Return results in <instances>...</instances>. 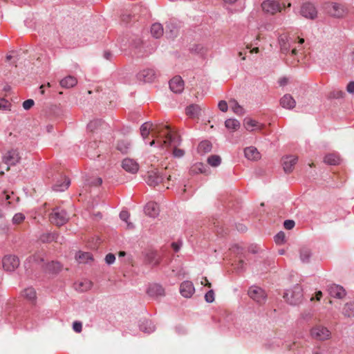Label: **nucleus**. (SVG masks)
I'll return each mask as SVG.
<instances>
[{"label": "nucleus", "mask_w": 354, "mask_h": 354, "mask_svg": "<svg viewBox=\"0 0 354 354\" xmlns=\"http://www.w3.org/2000/svg\"><path fill=\"white\" fill-rule=\"evenodd\" d=\"M150 132L152 133V136L156 135L157 138H161L166 145L167 142L171 144L174 142L171 136V130L167 125L163 124H153L150 122L142 124L140 127V133L142 138L145 139Z\"/></svg>", "instance_id": "f257e3e1"}, {"label": "nucleus", "mask_w": 354, "mask_h": 354, "mask_svg": "<svg viewBox=\"0 0 354 354\" xmlns=\"http://www.w3.org/2000/svg\"><path fill=\"white\" fill-rule=\"evenodd\" d=\"M302 288L299 285H295L292 289L286 290L283 294V298L291 305H297L301 301L303 292Z\"/></svg>", "instance_id": "f03ea898"}, {"label": "nucleus", "mask_w": 354, "mask_h": 354, "mask_svg": "<svg viewBox=\"0 0 354 354\" xmlns=\"http://www.w3.org/2000/svg\"><path fill=\"white\" fill-rule=\"evenodd\" d=\"M133 47L138 49V51L135 53L138 57L147 56L152 54L157 48L156 43H148L143 44L140 39L135 41L133 44Z\"/></svg>", "instance_id": "7ed1b4c3"}, {"label": "nucleus", "mask_w": 354, "mask_h": 354, "mask_svg": "<svg viewBox=\"0 0 354 354\" xmlns=\"http://www.w3.org/2000/svg\"><path fill=\"white\" fill-rule=\"evenodd\" d=\"M69 220V215L66 210L61 207H55L50 214V221L52 223L62 226Z\"/></svg>", "instance_id": "20e7f679"}, {"label": "nucleus", "mask_w": 354, "mask_h": 354, "mask_svg": "<svg viewBox=\"0 0 354 354\" xmlns=\"http://www.w3.org/2000/svg\"><path fill=\"white\" fill-rule=\"evenodd\" d=\"M326 10L331 17L335 18H342L348 12V8L344 5L337 2L327 3Z\"/></svg>", "instance_id": "39448f33"}, {"label": "nucleus", "mask_w": 354, "mask_h": 354, "mask_svg": "<svg viewBox=\"0 0 354 354\" xmlns=\"http://www.w3.org/2000/svg\"><path fill=\"white\" fill-rule=\"evenodd\" d=\"M20 160L21 156L19 152L17 149H12L7 151L3 154L2 156L3 162L8 166L7 170H9L11 166L16 165L17 163H19Z\"/></svg>", "instance_id": "423d86ee"}, {"label": "nucleus", "mask_w": 354, "mask_h": 354, "mask_svg": "<svg viewBox=\"0 0 354 354\" xmlns=\"http://www.w3.org/2000/svg\"><path fill=\"white\" fill-rule=\"evenodd\" d=\"M248 296L255 302L261 305L264 304L267 299V295L261 288L252 286L248 291Z\"/></svg>", "instance_id": "0eeeda50"}, {"label": "nucleus", "mask_w": 354, "mask_h": 354, "mask_svg": "<svg viewBox=\"0 0 354 354\" xmlns=\"http://www.w3.org/2000/svg\"><path fill=\"white\" fill-rule=\"evenodd\" d=\"M310 335L312 337L315 339L324 341L330 338V332L327 328L323 326H315L311 329Z\"/></svg>", "instance_id": "6e6552de"}, {"label": "nucleus", "mask_w": 354, "mask_h": 354, "mask_svg": "<svg viewBox=\"0 0 354 354\" xmlns=\"http://www.w3.org/2000/svg\"><path fill=\"white\" fill-rule=\"evenodd\" d=\"M301 15L306 19H314L317 16V10L312 3H304L299 11Z\"/></svg>", "instance_id": "1a4fd4ad"}, {"label": "nucleus", "mask_w": 354, "mask_h": 354, "mask_svg": "<svg viewBox=\"0 0 354 354\" xmlns=\"http://www.w3.org/2000/svg\"><path fill=\"white\" fill-rule=\"evenodd\" d=\"M279 44L280 46L281 52L283 54L287 55L290 53L292 44L295 43V40L290 37L287 35H281L278 39Z\"/></svg>", "instance_id": "9d476101"}, {"label": "nucleus", "mask_w": 354, "mask_h": 354, "mask_svg": "<svg viewBox=\"0 0 354 354\" xmlns=\"http://www.w3.org/2000/svg\"><path fill=\"white\" fill-rule=\"evenodd\" d=\"M3 267L7 271H14L19 266V260L15 255H6L3 257Z\"/></svg>", "instance_id": "9b49d317"}, {"label": "nucleus", "mask_w": 354, "mask_h": 354, "mask_svg": "<svg viewBox=\"0 0 354 354\" xmlns=\"http://www.w3.org/2000/svg\"><path fill=\"white\" fill-rule=\"evenodd\" d=\"M261 7L265 12L274 15L281 11V6L278 0H265L261 3Z\"/></svg>", "instance_id": "f8f14e48"}, {"label": "nucleus", "mask_w": 354, "mask_h": 354, "mask_svg": "<svg viewBox=\"0 0 354 354\" xmlns=\"http://www.w3.org/2000/svg\"><path fill=\"white\" fill-rule=\"evenodd\" d=\"M171 136H172V138L174 140V142H172L171 144L167 142V145L164 143V141L162 140V143H161V147L162 148H167L171 145H174V149L173 150V156L175 157V158H182L184 154H185V151L183 149H178L176 147L177 145H178L180 144V139L179 138L173 134V133L171 132Z\"/></svg>", "instance_id": "ddd939ff"}, {"label": "nucleus", "mask_w": 354, "mask_h": 354, "mask_svg": "<svg viewBox=\"0 0 354 354\" xmlns=\"http://www.w3.org/2000/svg\"><path fill=\"white\" fill-rule=\"evenodd\" d=\"M156 77V73L153 68H145L140 71L137 78L144 82H151Z\"/></svg>", "instance_id": "4468645a"}, {"label": "nucleus", "mask_w": 354, "mask_h": 354, "mask_svg": "<svg viewBox=\"0 0 354 354\" xmlns=\"http://www.w3.org/2000/svg\"><path fill=\"white\" fill-rule=\"evenodd\" d=\"M179 32V26L177 21L171 20L167 23L165 35L167 38L174 39Z\"/></svg>", "instance_id": "2eb2a0df"}, {"label": "nucleus", "mask_w": 354, "mask_h": 354, "mask_svg": "<svg viewBox=\"0 0 354 354\" xmlns=\"http://www.w3.org/2000/svg\"><path fill=\"white\" fill-rule=\"evenodd\" d=\"M165 177V175H160L158 171H151L147 173L146 182L149 186H156L163 182Z\"/></svg>", "instance_id": "dca6fc26"}, {"label": "nucleus", "mask_w": 354, "mask_h": 354, "mask_svg": "<svg viewBox=\"0 0 354 354\" xmlns=\"http://www.w3.org/2000/svg\"><path fill=\"white\" fill-rule=\"evenodd\" d=\"M180 292L185 298H190L195 292L194 284L190 281H185L180 286Z\"/></svg>", "instance_id": "f3484780"}, {"label": "nucleus", "mask_w": 354, "mask_h": 354, "mask_svg": "<svg viewBox=\"0 0 354 354\" xmlns=\"http://www.w3.org/2000/svg\"><path fill=\"white\" fill-rule=\"evenodd\" d=\"M169 88L175 93H180L184 89V82L180 76H175L169 82Z\"/></svg>", "instance_id": "a211bd4d"}, {"label": "nucleus", "mask_w": 354, "mask_h": 354, "mask_svg": "<svg viewBox=\"0 0 354 354\" xmlns=\"http://www.w3.org/2000/svg\"><path fill=\"white\" fill-rule=\"evenodd\" d=\"M122 168L131 174H136L139 169L138 164L133 159L125 158L122 162Z\"/></svg>", "instance_id": "6ab92c4d"}, {"label": "nucleus", "mask_w": 354, "mask_h": 354, "mask_svg": "<svg viewBox=\"0 0 354 354\" xmlns=\"http://www.w3.org/2000/svg\"><path fill=\"white\" fill-rule=\"evenodd\" d=\"M328 294L335 298L342 299L346 295V291L342 286L332 284L328 287Z\"/></svg>", "instance_id": "aec40b11"}, {"label": "nucleus", "mask_w": 354, "mask_h": 354, "mask_svg": "<svg viewBox=\"0 0 354 354\" xmlns=\"http://www.w3.org/2000/svg\"><path fill=\"white\" fill-rule=\"evenodd\" d=\"M144 211L146 215L152 218H156L159 215V205L155 202H149L146 204Z\"/></svg>", "instance_id": "412c9836"}, {"label": "nucleus", "mask_w": 354, "mask_h": 354, "mask_svg": "<svg viewBox=\"0 0 354 354\" xmlns=\"http://www.w3.org/2000/svg\"><path fill=\"white\" fill-rule=\"evenodd\" d=\"M71 184V180L66 176H62L53 185V190L56 192H64L68 189Z\"/></svg>", "instance_id": "4be33fe9"}, {"label": "nucleus", "mask_w": 354, "mask_h": 354, "mask_svg": "<svg viewBox=\"0 0 354 354\" xmlns=\"http://www.w3.org/2000/svg\"><path fill=\"white\" fill-rule=\"evenodd\" d=\"M147 292L150 297H158L165 295V290L162 286L154 283L149 286Z\"/></svg>", "instance_id": "5701e85b"}, {"label": "nucleus", "mask_w": 354, "mask_h": 354, "mask_svg": "<svg viewBox=\"0 0 354 354\" xmlns=\"http://www.w3.org/2000/svg\"><path fill=\"white\" fill-rule=\"evenodd\" d=\"M297 158L294 156H288L283 159V169L286 173L292 171L293 167L297 163Z\"/></svg>", "instance_id": "b1692460"}, {"label": "nucleus", "mask_w": 354, "mask_h": 354, "mask_svg": "<svg viewBox=\"0 0 354 354\" xmlns=\"http://www.w3.org/2000/svg\"><path fill=\"white\" fill-rule=\"evenodd\" d=\"M280 104L283 108L292 109L295 106L296 102L290 94H286L281 98Z\"/></svg>", "instance_id": "393cba45"}, {"label": "nucleus", "mask_w": 354, "mask_h": 354, "mask_svg": "<svg viewBox=\"0 0 354 354\" xmlns=\"http://www.w3.org/2000/svg\"><path fill=\"white\" fill-rule=\"evenodd\" d=\"M202 107L198 104H191L186 108V114L192 118H196L201 115Z\"/></svg>", "instance_id": "a878e982"}, {"label": "nucleus", "mask_w": 354, "mask_h": 354, "mask_svg": "<svg viewBox=\"0 0 354 354\" xmlns=\"http://www.w3.org/2000/svg\"><path fill=\"white\" fill-rule=\"evenodd\" d=\"M244 127L246 130L252 131L254 130H261L263 127V124L251 118H245L244 120Z\"/></svg>", "instance_id": "bb28decb"}, {"label": "nucleus", "mask_w": 354, "mask_h": 354, "mask_svg": "<svg viewBox=\"0 0 354 354\" xmlns=\"http://www.w3.org/2000/svg\"><path fill=\"white\" fill-rule=\"evenodd\" d=\"M43 258L40 257L39 255H35L28 257L24 263V266L26 271H28V270L31 269L32 263L35 264L37 266L42 267L43 265L41 264V263L43 262Z\"/></svg>", "instance_id": "cd10ccee"}, {"label": "nucleus", "mask_w": 354, "mask_h": 354, "mask_svg": "<svg viewBox=\"0 0 354 354\" xmlns=\"http://www.w3.org/2000/svg\"><path fill=\"white\" fill-rule=\"evenodd\" d=\"M208 168L202 162H196L189 169L190 175H196L198 174H207Z\"/></svg>", "instance_id": "c85d7f7f"}, {"label": "nucleus", "mask_w": 354, "mask_h": 354, "mask_svg": "<svg viewBox=\"0 0 354 354\" xmlns=\"http://www.w3.org/2000/svg\"><path fill=\"white\" fill-rule=\"evenodd\" d=\"M139 328L141 331L148 334L153 332L156 328L153 323L147 319L140 320Z\"/></svg>", "instance_id": "c756f323"}, {"label": "nucleus", "mask_w": 354, "mask_h": 354, "mask_svg": "<svg viewBox=\"0 0 354 354\" xmlns=\"http://www.w3.org/2000/svg\"><path fill=\"white\" fill-rule=\"evenodd\" d=\"M244 154L246 158L251 160H257L260 158V153L254 147H248L244 149Z\"/></svg>", "instance_id": "7c9ffc66"}, {"label": "nucleus", "mask_w": 354, "mask_h": 354, "mask_svg": "<svg viewBox=\"0 0 354 354\" xmlns=\"http://www.w3.org/2000/svg\"><path fill=\"white\" fill-rule=\"evenodd\" d=\"M59 239L58 234L55 232L44 233L39 236V240L43 243H50L53 241L61 243Z\"/></svg>", "instance_id": "2f4dec72"}, {"label": "nucleus", "mask_w": 354, "mask_h": 354, "mask_svg": "<svg viewBox=\"0 0 354 354\" xmlns=\"http://www.w3.org/2000/svg\"><path fill=\"white\" fill-rule=\"evenodd\" d=\"M77 83L76 78L73 76L68 75L60 80V86L62 88H70L75 86Z\"/></svg>", "instance_id": "473e14b6"}, {"label": "nucleus", "mask_w": 354, "mask_h": 354, "mask_svg": "<svg viewBox=\"0 0 354 354\" xmlns=\"http://www.w3.org/2000/svg\"><path fill=\"white\" fill-rule=\"evenodd\" d=\"M163 33L164 28L161 24L154 23L151 25V34L153 37L158 39L162 36Z\"/></svg>", "instance_id": "72a5a7b5"}, {"label": "nucleus", "mask_w": 354, "mask_h": 354, "mask_svg": "<svg viewBox=\"0 0 354 354\" xmlns=\"http://www.w3.org/2000/svg\"><path fill=\"white\" fill-rule=\"evenodd\" d=\"M77 261L80 263H88L93 260V256L90 252H78L75 255Z\"/></svg>", "instance_id": "f704fd0d"}, {"label": "nucleus", "mask_w": 354, "mask_h": 354, "mask_svg": "<svg viewBox=\"0 0 354 354\" xmlns=\"http://www.w3.org/2000/svg\"><path fill=\"white\" fill-rule=\"evenodd\" d=\"M229 106L232 109L233 112L238 115H242L245 113L244 109L235 100H230Z\"/></svg>", "instance_id": "c9c22d12"}, {"label": "nucleus", "mask_w": 354, "mask_h": 354, "mask_svg": "<svg viewBox=\"0 0 354 354\" xmlns=\"http://www.w3.org/2000/svg\"><path fill=\"white\" fill-rule=\"evenodd\" d=\"M339 161V156L337 153H329L324 157V162L330 165H336Z\"/></svg>", "instance_id": "e433bc0d"}, {"label": "nucleus", "mask_w": 354, "mask_h": 354, "mask_svg": "<svg viewBox=\"0 0 354 354\" xmlns=\"http://www.w3.org/2000/svg\"><path fill=\"white\" fill-rule=\"evenodd\" d=\"M225 126L229 130L236 131L240 127V122L236 119L230 118L225 120Z\"/></svg>", "instance_id": "4c0bfd02"}, {"label": "nucleus", "mask_w": 354, "mask_h": 354, "mask_svg": "<svg viewBox=\"0 0 354 354\" xmlns=\"http://www.w3.org/2000/svg\"><path fill=\"white\" fill-rule=\"evenodd\" d=\"M131 144L127 140H120L117 144V149L122 153H127L130 149Z\"/></svg>", "instance_id": "58836bf2"}, {"label": "nucleus", "mask_w": 354, "mask_h": 354, "mask_svg": "<svg viewBox=\"0 0 354 354\" xmlns=\"http://www.w3.org/2000/svg\"><path fill=\"white\" fill-rule=\"evenodd\" d=\"M311 257L310 250L307 248H302L300 250V259L303 263H308Z\"/></svg>", "instance_id": "ea45409f"}, {"label": "nucleus", "mask_w": 354, "mask_h": 354, "mask_svg": "<svg viewBox=\"0 0 354 354\" xmlns=\"http://www.w3.org/2000/svg\"><path fill=\"white\" fill-rule=\"evenodd\" d=\"M212 149V144L207 140H204L200 142L198 147V150L200 153H205L210 151Z\"/></svg>", "instance_id": "a19ab883"}, {"label": "nucleus", "mask_w": 354, "mask_h": 354, "mask_svg": "<svg viewBox=\"0 0 354 354\" xmlns=\"http://www.w3.org/2000/svg\"><path fill=\"white\" fill-rule=\"evenodd\" d=\"M343 314L346 317H354V302L346 304L343 308Z\"/></svg>", "instance_id": "79ce46f5"}, {"label": "nucleus", "mask_w": 354, "mask_h": 354, "mask_svg": "<svg viewBox=\"0 0 354 354\" xmlns=\"http://www.w3.org/2000/svg\"><path fill=\"white\" fill-rule=\"evenodd\" d=\"M23 295L30 301H34L36 299V292L32 287L25 289L23 292Z\"/></svg>", "instance_id": "37998d69"}, {"label": "nucleus", "mask_w": 354, "mask_h": 354, "mask_svg": "<svg viewBox=\"0 0 354 354\" xmlns=\"http://www.w3.org/2000/svg\"><path fill=\"white\" fill-rule=\"evenodd\" d=\"M207 163L212 167H218L221 163V158L218 155H212L207 158Z\"/></svg>", "instance_id": "c03bdc74"}, {"label": "nucleus", "mask_w": 354, "mask_h": 354, "mask_svg": "<svg viewBox=\"0 0 354 354\" xmlns=\"http://www.w3.org/2000/svg\"><path fill=\"white\" fill-rule=\"evenodd\" d=\"M297 41V46H295L296 42L295 44H292V46L290 51V55L292 56H296L298 53V51L301 49V45L304 43V39L303 38H298Z\"/></svg>", "instance_id": "a18cd8bd"}, {"label": "nucleus", "mask_w": 354, "mask_h": 354, "mask_svg": "<svg viewBox=\"0 0 354 354\" xmlns=\"http://www.w3.org/2000/svg\"><path fill=\"white\" fill-rule=\"evenodd\" d=\"M102 125V121L100 119H95L91 120L87 125V128L89 131H93L97 129L99 127Z\"/></svg>", "instance_id": "49530a36"}, {"label": "nucleus", "mask_w": 354, "mask_h": 354, "mask_svg": "<svg viewBox=\"0 0 354 354\" xmlns=\"http://www.w3.org/2000/svg\"><path fill=\"white\" fill-rule=\"evenodd\" d=\"M92 286V283L90 281H84L82 282H80L78 284V287L76 288L77 290L79 291H86L89 290Z\"/></svg>", "instance_id": "de8ad7c7"}, {"label": "nucleus", "mask_w": 354, "mask_h": 354, "mask_svg": "<svg viewBox=\"0 0 354 354\" xmlns=\"http://www.w3.org/2000/svg\"><path fill=\"white\" fill-rule=\"evenodd\" d=\"M25 218L26 216L23 213H17L13 216L12 222L14 225H18L21 223Z\"/></svg>", "instance_id": "09e8293b"}, {"label": "nucleus", "mask_w": 354, "mask_h": 354, "mask_svg": "<svg viewBox=\"0 0 354 354\" xmlns=\"http://www.w3.org/2000/svg\"><path fill=\"white\" fill-rule=\"evenodd\" d=\"M11 104L4 98H0V111L10 110Z\"/></svg>", "instance_id": "8fccbe9b"}, {"label": "nucleus", "mask_w": 354, "mask_h": 354, "mask_svg": "<svg viewBox=\"0 0 354 354\" xmlns=\"http://www.w3.org/2000/svg\"><path fill=\"white\" fill-rule=\"evenodd\" d=\"M285 234L283 232H279L274 236V241L277 244H282L285 242Z\"/></svg>", "instance_id": "3c124183"}, {"label": "nucleus", "mask_w": 354, "mask_h": 354, "mask_svg": "<svg viewBox=\"0 0 354 354\" xmlns=\"http://www.w3.org/2000/svg\"><path fill=\"white\" fill-rule=\"evenodd\" d=\"M171 271H172V273L174 274V275L176 277H185V272L181 266H179L176 268H172Z\"/></svg>", "instance_id": "603ef678"}, {"label": "nucleus", "mask_w": 354, "mask_h": 354, "mask_svg": "<svg viewBox=\"0 0 354 354\" xmlns=\"http://www.w3.org/2000/svg\"><path fill=\"white\" fill-rule=\"evenodd\" d=\"M205 299L207 303H212L214 301V292L212 290H209L205 295Z\"/></svg>", "instance_id": "864d4df0"}, {"label": "nucleus", "mask_w": 354, "mask_h": 354, "mask_svg": "<svg viewBox=\"0 0 354 354\" xmlns=\"http://www.w3.org/2000/svg\"><path fill=\"white\" fill-rule=\"evenodd\" d=\"M344 95H345V93L342 91L334 90L333 92H331L330 97H333V98L338 99V98L343 97Z\"/></svg>", "instance_id": "5fc2aeb1"}, {"label": "nucleus", "mask_w": 354, "mask_h": 354, "mask_svg": "<svg viewBox=\"0 0 354 354\" xmlns=\"http://www.w3.org/2000/svg\"><path fill=\"white\" fill-rule=\"evenodd\" d=\"M34 104H35V102H34L33 100H32V99L26 100L23 102V108L25 110H29L34 105Z\"/></svg>", "instance_id": "6e6d98bb"}, {"label": "nucleus", "mask_w": 354, "mask_h": 354, "mask_svg": "<svg viewBox=\"0 0 354 354\" xmlns=\"http://www.w3.org/2000/svg\"><path fill=\"white\" fill-rule=\"evenodd\" d=\"M115 261V257L113 254L109 253L105 257V261L108 265L113 264Z\"/></svg>", "instance_id": "4d7b16f0"}, {"label": "nucleus", "mask_w": 354, "mask_h": 354, "mask_svg": "<svg viewBox=\"0 0 354 354\" xmlns=\"http://www.w3.org/2000/svg\"><path fill=\"white\" fill-rule=\"evenodd\" d=\"M218 109L223 112H226L228 109V104L225 100L220 101L218 102Z\"/></svg>", "instance_id": "13d9d810"}, {"label": "nucleus", "mask_w": 354, "mask_h": 354, "mask_svg": "<svg viewBox=\"0 0 354 354\" xmlns=\"http://www.w3.org/2000/svg\"><path fill=\"white\" fill-rule=\"evenodd\" d=\"M295 221L292 220H286L283 223V226L286 230H291L295 227Z\"/></svg>", "instance_id": "bf43d9fd"}, {"label": "nucleus", "mask_w": 354, "mask_h": 354, "mask_svg": "<svg viewBox=\"0 0 354 354\" xmlns=\"http://www.w3.org/2000/svg\"><path fill=\"white\" fill-rule=\"evenodd\" d=\"M49 270H52L53 272H57L60 269V264L58 262H52L48 265Z\"/></svg>", "instance_id": "052dcab7"}, {"label": "nucleus", "mask_w": 354, "mask_h": 354, "mask_svg": "<svg viewBox=\"0 0 354 354\" xmlns=\"http://www.w3.org/2000/svg\"><path fill=\"white\" fill-rule=\"evenodd\" d=\"M73 328L77 333H80L82 329V324L80 322H74L73 324Z\"/></svg>", "instance_id": "680f3d73"}, {"label": "nucleus", "mask_w": 354, "mask_h": 354, "mask_svg": "<svg viewBox=\"0 0 354 354\" xmlns=\"http://www.w3.org/2000/svg\"><path fill=\"white\" fill-rule=\"evenodd\" d=\"M120 218L121 220L127 222L129 218V213L126 210H123L120 213Z\"/></svg>", "instance_id": "e2e57ef3"}, {"label": "nucleus", "mask_w": 354, "mask_h": 354, "mask_svg": "<svg viewBox=\"0 0 354 354\" xmlns=\"http://www.w3.org/2000/svg\"><path fill=\"white\" fill-rule=\"evenodd\" d=\"M182 246V242L178 241V242H173L171 243V248L172 249L176 252H178Z\"/></svg>", "instance_id": "0e129e2a"}, {"label": "nucleus", "mask_w": 354, "mask_h": 354, "mask_svg": "<svg viewBox=\"0 0 354 354\" xmlns=\"http://www.w3.org/2000/svg\"><path fill=\"white\" fill-rule=\"evenodd\" d=\"M346 91L349 93L354 94V82H350L348 84Z\"/></svg>", "instance_id": "69168bd1"}, {"label": "nucleus", "mask_w": 354, "mask_h": 354, "mask_svg": "<svg viewBox=\"0 0 354 354\" xmlns=\"http://www.w3.org/2000/svg\"><path fill=\"white\" fill-rule=\"evenodd\" d=\"M102 183V179L101 178H96L95 180L89 183L90 185L97 186Z\"/></svg>", "instance_id": "338daca9"}, {"label": "nucleus", "mask_w": 354, "mask_h": 354, "mask_svg": "<svg viewBox=\"0 0 354 354\" xmlns=\"http://www.w3.org/2000/svg\"><path fill=\"white\" fill-rule=\"evenodd\" d=\"M326 353H327L326 351L321 350V349L314 350L312 353V354H326Z\"/></svg>", "instance_id": "774afa93"}]
</instances>
